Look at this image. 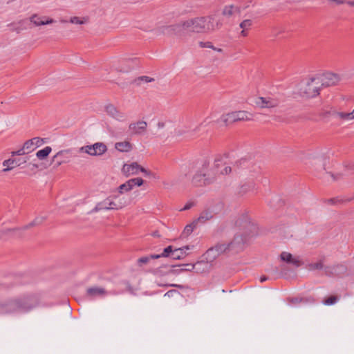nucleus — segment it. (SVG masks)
<instances>
[{"label":"nucleus","mask_w":354,"mask_h":354,"mask_svg":"<svg viewBox=\"0 0 354 354\" xmlns=\"http://www.w3.org/2000/svg\"><path fill=\"white\" fill-rule=\"evenodd\" d=\"M110 197L106 198L103 201L97 203L95 208L93 209V212H98L100 210H109V206H110Z\"/></svg>","instance_id":"a878e982"},{"label":"nucleus","mask_w":354,"mask_h":354,"mask_svg":"<svg viewBox=\"0 0 354 354\" xmlns=\"http://www.w3.org/2000/svg\"><path fill=\"white\" fill-rule=\"evenodd\" d=\"M147 128V123L144 120H139L131 122L129 125V131L131 136H138L144 134Z\"/></svg>","instance_id":"2eb2a0df"},{"label":"nucleus","mask_w":354,"mask_h":354,"mask_svg":"<svg viewBox=\"0 0 354 354\" xmlns=\"http://www.w3.org/2000/svg\"><path fill=\"white\" fill-rule=\"evenodd\" d=\"M232 167L227 165H225L223 169H220V167L218 168V175H227L232 172Z\"/></svg>","instance_id":"37998d69"},{"label":"nucleus","mask_w":354,"mask_h":354,"mask_svg":"<svg viewBox=\"0 0 354 354\" xmlns=\"http://www.w3.org/2000/svg\"><path fill=\"white\" fill-rule=\"evenodd\" d=\"M17 313H28L39 304L37 296L28 295L16 297Z\"/></svg>","instance_id":"20e7f679"},{"label":"nucleus","mask_w":354,"mask_h":354,"mask_svg":"<svg viewBox=\"0 0 354 354\" xmlns=\"http://www.w3.org/2000/svg\"><path fill=\"white\" fill-rule=\"evenodd\" d=\"M341 266H326L324 267V272L326 275L328 276H333L337 274V270L340 268Z\"/></svg>","instance_id":"c9c22d12"},{"label":"nucleus","mask_w":354,"mask_h":354,"mask_svg":"<svg viewBox=\"0 0 354 354\" xmlns=\"http://www.w3.org/2000/svg\"><path fill=\"white\" fill-rule=\"evenodd\" d=\"M317 77L310 78L306 83L305 86L301 89L302 92L308 97H313L319 94L321 86L319 82H317Z\"/></svg>","instance_id":"9b49d317"},{"label":"nucleus","mask_w":354,"mask_h":354,"mask_svg":"<svg viewBox=\"0 0 354 354\" xmlns=\"http://www.w3.org/2000/svg\"><path fill=\"white\" fill-rule=\"evenodd\" d=\"M200 46L201 47H205V48H213V46L212 45V44L210 42H207V43H203V42H201L200 43Z\"/></svg>","instance_id":"8fccbe9b"},{"label":"nucleus","mask_w":354,"mask_h":354,"mask_svg":"<svg viewBox=\"0 0 354 354\" xmlns=\"http://www.w3.org/2000/svg\"><path fill=\"white\" fill-rule=\"evenodd\" d=\"M236 223L241 227L243 232L236 233L233 239L228 243H226L228 251L233 250L239 252L241 250L248 238L257 234V226L249 220L245 219L243 221L242 224L239 221H237Z\"/></svg>","instance_id":"7ed1b4c3"},{"label":"nucleus","mask_w":354,"mask_h":354,"mask_svg":"<svg viewBox=\"0 0 354 354\" xmlns=\"http://www.w3.org/2000/svg\"><path fill=\"white\" fill-rule=\"evenodd\" d=\"M339 300L337 296H330L323 301V304L326 306H330L335 304Z\"/></svg>","instance_id":"4c0bfd02"},{"label":"nucleus","mask_w":354,"mask_h":354,"mask_svg":"<svg viewBox=\"0 0 354 354\" xmlns=\"http://www.w3.org/2000/svg\"><path fill=\"white\" fill-rule=\"evenodd\" d=\"M21 165V162L17 158H9L3 162V166L6 167V168H4L2 171L3 172H7L16 167L20 166Z\"/></svg>","instance_id":"412c9836"},{"label":"nucleus","mask_w":354,"mask_h":354,"mask_svg":"<svg viewBox=\"0 0 354 354\" xmlns=\"http://www.w3.org/2000/svg\"><path fill=\"white\" fill-rule=\"evenodd\" d=\"M120 71H122V72H127V71H128V70H126V71H125V70H122V69H120Z\"/></svg>","instance_id":"e2e57ef3"},{"label":"nucleus","mask_w":354,"mask_h":354,"mask_svg":"<svg viewBox=\"0 0 354 354\" xmlns=\"http://www.w3.org/2000/svg\"><path fill=\"white\" fill-rule=\"evenodd\" d=\"M159 258L160 256H156V254L142 257L138 259L137 263L139 266H142L143 265L147 264L151 260Z\"/></svg>","instance_id":"cd10ccee"},{"label":"nucleus","mask_w":354,"mask_h":354,"mask_svg":"<svg viewBox=\"0 0 354 354\" xmlns=\"http://www.w3.org/2000/svg\"><path fill=\"white\" fill-rule=\"evenodd\" d=\"M203 17H198L180 21L176 24L165 26L162 32L165 35H183L187 32L205 33Z\"/></svg>","instance_id":"f03ea898"},{"label":"nucleus","mask_w":354,"mask_h":354,"mask_svg":"<svg viewBox=\"0 0 354 354\" xmlns=\"http://www.w3.org/2000/svg\"><path fill=\"white\" fill-rule=\"evenodd\" d=\"M110 206L109 209H120L121 205L120 204H117V202L115 201L113 198L110 197Z\"/></svg>","instance_id":"79ce46f5"},{"label":"nucleus","mask_w":354,"mask_h":354,"mask_svg":"<svg viewBox=\"0 0 354 354\" xmlns=\"http://www.w3.org/2000/svg\"><path fill=\"white\" fill-rule=\"evenodd\" d=\"M71 150L70 149H66V150H61L58 151L53 157V161L56 160L57 159H66L68 160L67 155L70 153Z\"/></svg>","instance_id":"473e14b6"},{"label":"nucleus","mask_w":354,"mask_h":354,"mask_svg":"<svg viewBox=\"0 0 354 354\" xmlns=\"http://www.w3.org/2000/svg\"><path fill=\"white\" fill-rule=\"evenodd\" d=\"M288 301L291 304H297L300 303L302 301V299L299 298H291L289 299Z\"/></svg>","instance_id":"de8ad7c7"},{"label":"nucleus","mask_w":354,"mask_h":354,"mask_svg":"<svg viewBox=\"0 0 354 354\" xmlns=\"http://www.w3.org/2000/svg\"><path fill=\"white\" fill-rule=\"evenodd\" d=\"M228 251L225 243H218L214 246L209 248L204 254L205 259L207 262L214 261L221 254Z\"/></svg>","instance_id":"9d476101"},{"label":"nucleus","mask_w":354,"mask_h":354,"mask_svg":"<svg viewBox=\"0 0 354 354\" xmlns=\"http://www.w3.org/2000/svg\"><path fill=\"white\" fill-rule=\"evenodd\" d=\"M246 30H242V31L241 32V35L243 36V37H245L247 35V32L245 31Z\"/></svg>","instance_id":"13d9d810"},{"label":"nucleus","mask_w":354,"mask_h":354,"mask_svg":"<svg viewBox=\"0 0 354 354\" xmlns=\"http://www.w3.org/2000/svg\"><path fill=\"white\" fill-rule=\"evenodd\" d=\"M324 263L322 260L317 262H312L307 265V268L310 271L324 269Z\"/></svg>","instance_id":"7c9ffc66"},{"label":"nucleus","mask_w":354,"mask_h":354,"mask_svg":"<svg viewBox=\"0 0 354 354\" xmlns=\"http://www.w3.org/2000/svg\"><path fill=\"white\" fill-rule=\"evenodd\" d=\"M255 189V184L254 182H250L248 184H244L241 187L240 193L242 194H247L249 192Z\"/></svg>","instance_id":"2f4dec72"},{"label":"nucleus","mask_w":354,"mask_h":354,"mask_svg":"<svg viewBox=\"0 0 354 354\" xmlns=\"http://www.w3.org/2000/svg\"><path fill=\"white\" fill-rule=\"evenodd\" d=\"M281 103L280 99L276 95H266L264 97H257L254 100L256 107L263 109H272L277 108Z\"/></svg>","instance_id":"0eeeda50"},{"label":"nucleus","mask_w":354,"mask_h":354,"mask_svg":"<svg viewBox=\"0 0 354 354\" xmlns=\"http://www.w3.org/2000/svg\"><path fill=\"white\" fill-rule=\"evenodd\" d=\"M122 173L126 176L131 175L138 174L139 171H141L145 174V176H149L150 171H147L137 162H132L131 164H124L122 167Z\"/></svg>","instance_id":"f8f14e48"},{"label":"nucleus","mask_w":354,"mask_h":354,"mask_svg":"<svg viewBox=\"0 0 354 354\" xmlns=\"http://www.w3.org/2000/svg\"><path fill=\"white\" fill-rule=\"evenodd\" d=\"M197 223L194 221L192 223L188 224L185 226L183 233L182 236L183 237H187L189 235L192 234V232L194 231V230L196 227Z\"/></svg>","instance_id":"c756f323"},{"label":"nucleus","mask_w":354,"mask_h":354,"mask_svg":"<svg viewBox=\"0 0 354 354\" xmlns=\"http://www.w3.org/2000/svg\"><path fill=\"white\" fill-rule=\"evenodd\" d=\"M71 23L75 24H83L84 22L77 17H71L70 19Z\"/></svg>","instance_id":"49530a36"},{"label":"nucleus","mask_w":354,"mask_h":354,"mask_svg":"<svg viewBox=\"0 0 354 354\" xmlns=\"http://www.w3.org/2000/svg\"><path fill=\"white\" fill-rule=\"evenodd\" d=\"M115 148L120 152H129L133 149V145L129 141L118 142L115 144Z\"/></svg>","instance_id":"5701e85b"},{"label":"nucleus","mask_w":354,"mask_h":354,"mask_svg":"<svg viewBox=\"0 0 354 354\" xmlns=\"http://www.w3.org/2000/svg\"><path fill=\"white\" fill-rule=\"evenodd\" d=\"M44 221V217L36 218L33 221H32L29 224L24 226L21 229H20V228H12L11 229L10 228V229H8V230H5L4 232L6 234H8L9 232H15L16 230H27V229L30 228V227H32L34 225H37L41 224Z\"/></svg>","instance_id":"4be33fe9"},{"label":"nucleus","mask_w":354,"mask_h":354,"mask_svg":"<svg viewBox=\"0 0 354 354\" xmlns=\"http://www.w3.org/2000/svg\"><path fill=\"white\" fill-rule=\"evenodd\" d=\"M55 161H56V166L59 167V166H60L61 165H62L64 163L68 162L69 160H66V159H62V160L57 159Z\"/></svg>","instance_id":"09e8293b"},{"label":"nucleus","mask_w":354,"mask_h":354,"mask_svg":"<svg viewBox=\"0 0 354 354\" xmlns=\"http://www.w3.org/2000/svg\"><path fill=\"white\" fill-rule=\"evenodd\" d=\"M174 249L172 248L171 245H169L167 248H165L162 252V254H156V256H160V257H167L169 256H171V254L172 252H174Z\"/></svg>","instance_id":"58836bf2"},{"label":"nucleus","mask_w":354,"mask_h":354,"mask_svg":"<svg viewBox=\"0 0 354 354\" xmlns=\"http://www.w3.org/2000/svg\"><path fill=\"white\" fill-rule=\"evenodd\" d=\"M189 249V247L188 245L183 247V248L174 249V252L171 254L172 259H183V257H185L187 255L186 250H187Z\"/></svg>","instance_id":"393cba45"},{"label":"nucleus","mask_w":354,"mask_h":354,"mask_svg":"<svg viewBox=\"0 0 354 354\" xmlns=\"http://www.w3.org/2000/svg\"><path fill=\"white\" fill-rule=\"evenodd\" d=\"M177 293H178L177 290H171L165 294V297H166V296L171 297V296H173L174 294H177Z\"/></svg>","instance_id":"3c124183"},{"label":"nucleus","mask_w":354,"mask_h":354,"mask_svg":"<svg viewBox=\"0 0 354 354\" xmlns=\"http://www.w3.org/2000/svg\"><path fill=\"white\" fill-rule=\"evenodd\" d=\"M268 279V277L266 276H263L260 278V282L263 283Z\"/></svg>","instance_id":"4d7b16f0"},{"label":"nucleus","mask_w":354,"mask_h":354,"mask_svg":"<svg viewBox=\"0 0 354 354\" xmlns=\"http://www.w3.org/2000/svg\"><path fill=\"white\" fill-rule=\"evenodd\" d=\"M51 151H52V148L49 146H46L44 149L39 150L36 153V156L39 160H44L50 154Z\"/></svg>","instance_id":"bb28decb"},{"label":"nucleus","mask_w":354,"mask_h":354,"mask_svg":"<svg viewBox=\"0 0 354 354\" xmlns=\"http://www.w3.org/2000/svg\"><path fill=\"white\" fill-rule=\"evenodd\" d=\"M113 199L115 200L117 204H120L121 205V209L124 207L128 205L130 203V200L125 197H120L118 196H115Z\"/></svg>","instance_id":"f704fd0d"},{"label":"nucleus","mask_w":354,"mask_h":354,"mask_svg":"<svg viewBox=\"0 0 354 354\" xmlns=\"http://www.w3.org/2000/svg\"><path fill=\"white\" fill-rule=\"evenodd\" d=\"M316 77L317 80V82L319 83L321 87L334 86L342 80V78L339 75L330 72L319 74L316 75Z\"/></svg>","instance_id":"6e6552de"},{"label":"nucleus","mask_w":354,"mask_h":354,"mask_svg":"<svg viewBox=\"0 0 354 354\" xmlns=\"http://www.w3.org/2000/svg\"><path fill=\"white\" fill-rule=\"evenodd\" d=\"M157 125L159 129H162L165 127V124L162 122H159Z\"/></svg>","instance_id":"6e6d98bb"},{"label":"nucleus","mask_w":354,"mask_h":354,"mask_svg":"<svg viewBox=\"0 0 354 354\" xmlns=\"http://www.w3.org/2000/svg\"><path fill=\"white\" fill-rule=\"evenodd\" d=\"M240 12V8L232 4L225 6L222 10L223 17L227 19H230Z\"/></svg>","instance_id":"6ab92c4d"},{"label":"nucleus","mask_w":354,"mask_h":354,"mask_svg":"<svg viewBox=\"0 0 354 354\" xmlns=\"http://www.w3.org/2000/svg\"><path fill=\"white\" fill-rule=\"evenodd\" d=\"M252 114L246 111H236L222 115L221 120L225 125L241 121H250L252 120Z\"/></svg>","instance_id":"39448f33"},{"label":"nucleus","mask_w":354,"mask_h":354,"mask_svg":"<svg viewBox=\"0 0 354 354\" xmlns=\"http://www.w3.org/2000/svg\"><path fill=\"white\" fill-rule=\"evenodd\" d=\"M331 177H333L334 178V180L336 179L333 174H331Z\"/></svg>","instance_id":"338daca9"},{"label":"nucleus","mask_w":354,"mask_h":354,"mask_svg":"<svg viewBox=\"0 0 354 354\" xmlns=\"http://www.w3.org/2000/svg\"><path fill=\"white\" fill-rule=\"evenodd\" d=\"M351 114H352L353 119H354V110L351 112Z\"/></svg>","instance_id":"680f3d73"},{"label":"nucleus","mask_w":354,"mask_h":354,"mask_svg":"<svg viewBox=\"0 0 354 354\" xmlns=\"http://www.w3.org/2000/svg\"><path fill=\"white\" fill-rule=\"evenodd\" d=\"M44 143L42 138L39 137L33 138L32 139L27 140L24 143V148H28V152L33 151L35 148L41 146Z\"/></svg>","instance_id":"aec40b11"},{"label":"nucleus","mask_w":354,"mask_h":354,"mask_svg":"<svg viewBox=\"0 0 354 354\" xmlns=\"http://www.w3.org/2000/svg\"><path fill=\"white\" fill-rule=\"evenodd\" d=\"M26 153H28V148H24V145L21 149H19L18 151H12L11 153H12V156H15L24 155V154H25Z\"/></svg>","instance_id":"c03bdc74"},{"label":"nucleus","mask_w":354,"mask_h":354,"mask_svg":"<svg viewBox=\"0 0 354 354\" xmlns=\"http://www.w3.org/2000/svg\"><path fill=\"white\" fill-rule=\"evenodd\" d=\"M212 49H214V50H216L218 52H221L222 51V49L221 48H215L213 46V48H212Z\"/></svg>","instance_id":"bf43d9fd"},{"label":"nucleus","mask_w":354,"mask_h":354,"mask_svg":"<svg viewBox=\"0 0 354 354\" xmlns=\"http://www.w3.org/2000/svg\"><path fill=\"white\" fill-rule=\"evenodd\" d=\"M26 161H27V160H26V159H24V160H23V162H26Z\"/></svg>","instance_id":"69168bd1"},{"label":"nucleus","mask_w":354,"mask_h":354,"mask_svg":"<svg viewBox=\"0 0 354 354\" xmlns=\"http://www.w3.org/2000/svg\"><path fill=\"white\" fill-rule=\"evenodd\" d=\"M157 285L158 286H171V287H176V286H177L175 284H162V283H158V282H157Z\"/></svg>","instance_id":"5fc2aeb1"},{"label":"nucleus","mask_w":354,"mask_h":354,"mask_svg":"<svg viewBox=\"0 0 354 354\" xmlns=\"http://www.w3.org/2000/svg\"><path fill=\"white\" fill-rule=\"evenodd\" d=\"M144 183V180L141 178H131L122 184L118 187L120 194H122L124 192L131 191L135 186H141Z\"/></svg>","instance_id":"dca6fc26"},{"label":"nucleus","mask_w":354,"mask_h":354,"mask_svg":"<svg viewBox=\"0 0 354 354\" xmlns=\"http://www.w3.org/2000/svg\"><path fill=\"white\" fill-rule=\"evenodd\" d=\"M194 267L195 265L194 264H184L183 265V268L180 269V271H192V270H194Z\"/></svg>","instance_id":"a18cd8bd"},{"label":"nucleus","mask_w":354,"mask_h":354,"mask_svg":"<svg viewBox=\"0 0 354 354\" xmlns=\"http://www.w3.org/2000/svg\"><path fill=\"white\" fill-rule=\"evenodd\" d=\"M345 5L354 8V0H346V2H345Z\"/></svg>","instance_id":"864d4df0"},{"label":"nucleus","mask_w":354,"mask_h":354,"mask_svg":"<svg viewBox=\"0 0 354 354\" xmlns=\"http://www.w3.org/2000/svg\"><path fill=\"white\" fill-rule=\"evenodd\" d=\"M324 2L329 7L335 8L345 5L346 0H324Z\"/></svg>","instance_id":"72a5a7b5"},{"label":"nucleus","mask_w":354,"mask_h":354,"mask_svg":"<svg viewBox=\"0 0 354 354\" xmlns=\"http://www.w3.org/2000/svg\"><path fill=\"white\" fill-rule=\"evenodd\" d=\"M106 113L117 121L124 122L127 120L125 113L121 111L112 104H109L105 108Z\"/></svg>","instance_id":"4468645a"},{"label":"nucleus","mask_w":354,"mask_h":354,"mask_svg":"<svg viewBox=\"0 0 354 354\" xmlns=\"http://www.w3.org/2000/svg\"><path fill=\"white\" fill-rule=\"evenodd\" d=\"M273 270H274V272H278L279 268H278L277 267H274V268H273Z\"/></svg>","instance_id":"052dcab7"},{"label":"nucleus","mask_w":354,"mask_h":354,"mask_svg":"<svg viewBox=\"0 0 354 354\" xmlns=\"http://www.w3.org/2000/svg\"><path fill=\"white\" fill-rule=\"evenodd\" d=\"M204 21L205 33L212 32L221 28L223 25V19L218 13L203 17Z\"/></svg>","instance_id":"423d86ee"},{"label":"nucleus","mask_w":354,"mask_h":354,"mask_svg":"<svg viewBox=\"0 0 354 354\" xmlns=\"http://www.w3.org/2000/svg\"><path fill=\"white\" fill-rule=\"evenodd\" d=\"M223 166L221 160H216L212 165L207 159L201 161L198 171L193 176L192 183L194 186H207L213 184L218 176V168Z\"/></svg>","instance_id":"f257e3e1"},{"label":"nucleus","mask_w":354,"mask_h":354,"mask_svg":"<svg viewBox=\"0 0 354 354\" xmlns=\"http://www.w3.org/2000/svg\"><path fill=\"white\" fill-rule=\"evenodd\" d=\"M281 260L289 263H292L296 266H300V262L298 259L292 258V256L290 253L287 252H281L280 255Z\"/></svg>","instance_id":"b1692460"},{"label":"nucleus","mask_w":354,"mask_h":354,"mask_svg":"<svg viewBox=\"0 0 354 354\" xmlns=\"http://www.w3.org/2000/svg\"><path fill=\"white\" fill-rule=\"evenodd\" d=\"M17 313L16 297L0 302V314Z\"/></svg>","instance_id":"ddd939ff"},{"label":"nucleus","mask_w":354,"mask_h":354,"mask_svg":"<svg viewBox=\"0 0 354 354\" xmlns=\"http://www.w3.org/2000/svg\"><path fill=\"white\" fill-rule=\"evenodd\" d=\"M252 25V21L250 19L243 20L239 25L240 28L243 30H248Z\"/></svg>","instance_id":"ea45409f"},{"label":"nucleus","mask_w":354,"mask_h":354,"mask_svg":"<svg viewBox=\"0 0 354 354\" xmlns=\"http://www.w3.org/2000/svg\"><path fill=\"white\" fill-rule=\"evenodd\" d=\"M107 151V147L102 142L85 145L78 149L79 153H85L92 156H102Z\"/></svg>","instance_id":"1a4fd4ad"},{"label":"nucleus","mask_w":354,"mask_h":354,"mask_svg":"<svg viewBox=\"0 0 354 354\" xmlns=\"http://www.w3.org/2000/svg\"><path fill=\"white\" fill-rule=\"evenodd\" d=\"M30 21L35 26H39L43 25H48L55 22V20L47 17L46 16L40 17L37 14L32 15L30 17Z\"/></svg>","instance_id":"a211bd4d"},{"label":"nucleus","mask_w":354,"mask_h":354,"mask_svg":"<svg viewBox=\"0 0 354 354\" xmlns=\"http://www.w3.org/2000/svg\"><path fill=\"white\" fill-rule=\"evenodd\" d=\"M194 203L192 202L187 203L181 210H187L193 207Z\"/></svg>","instance_id":"603ef678"},{"label":"nucleus","mask_w":354,"mask_h":354,"mask_svg":"<svg viewBox=\"0 0 354 354\" xmlns=\"http://www.w3.org/2000/svg\"><path fill=\"white\" fill-rule=\"evenodd\" d=\"M108 294L107 291L101 287L93 286L87 288L86 297L88 299H94L97 297H103Z\"/></svg>","instance_id":"f3484780"},{"label":"nucleus","mask_w":354,"mask_h":354,"mask_svg":"<svg viewBox=\"0 0 354 354\" xmlns=\"http://www.w3.org/2000/svg\"><path fill=\"white\" fill-rule=\"evenodd\" d=\"M335 115L343 120H353L351 112H350V113L336 112V113H335Z\"/></svg>","instance_id":"e433bc0d"},{"label":"nucleus","mask_w":354,"mask_h":354,"mask_svg":"<svg viewBox=\"0 0 354 354\" xmlns=\"http://www.w3.org/2000/svg\"><path fill=\"white\" fill-rule=\"evenodd\" d=\"M153 80H154L150 77L141 76L136 80V82H137L138 84H140L142 82L148 83V82H153Z\"/></svg>","instance_id":"a19ab883"},{"label":"nucleus","mask_w":354,"mask_h":354,"mask_svg":"<svg viewBox=\"0 0 354 354\" xmlns=\"http://www.w3.org/2000/svg\"><path fill=\"white\" fill-rule=\"evenodd\" d=\"M212 218V214L210 212H203L199 217L195 220L196 223H205L206 221H209Z\"/></svg>","instance_id":"c85d7f7f"},{"label":"nucleus","mask_w":354,"mask_h":354,"mask_svg":"<svg viewBox=\"0 0 354 354\" xmlns=\"http://www.w3.org/2000/svg\"><path fill=\"white\" fill-rule=\"evenodd\" d=\"M160 272V270H156V273L157 274H158Z\"/></svg>","instance_id":"0e129e2a"}]
</instances>
